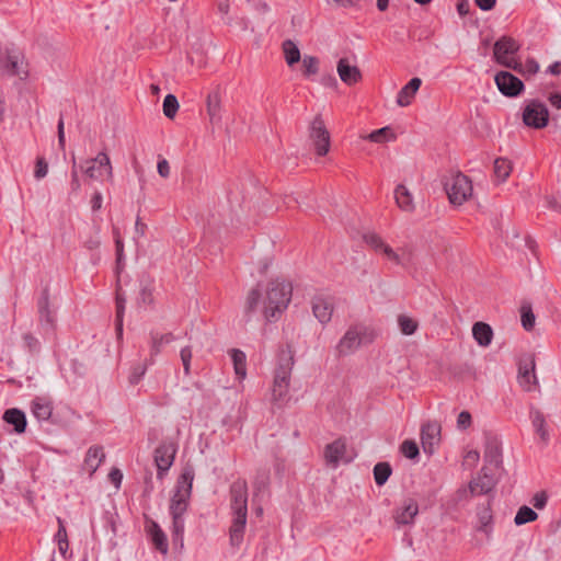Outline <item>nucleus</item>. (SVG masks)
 <instances>
[{"label":"nucleus","mask_w":561,"mask_h":561,"mask_svg":"<svg viewBox=\"0 0 561 561\" xmlns=\"http://www.w3.org/2000/svg\"><path fill=\"white\" fill-rule=\"evenodd\" d=\"M293 294L291 284L285 279H272L252 288L245 298L244 312L250 316L261 311L266 321H273L287 309Z\"/></svg>","instance_id":"nucleus-1"},{"label":"nucleus","mask_w":561,"mask_h":561,"mask_svg":"<svg viewBox=\"0 0 561 561\" xmlns=\"http://www.w3.org/2000/svg\"><path fill=\"white\" fill-rule=\"evenodd\" d=\"M230 545L238 548L243 541L248 518V485L244 480H237L230 486Z\"/></svg>","instance_id":"nucleus-2"},{"label":"nucleus","mask_w":561,"mask_h":561,"mask_svg":"<svg viewBox=\"0 0 561 561\" xmlns=\"http://www.w3.org/2000/svg\"><path fill=\"white\" fill-rule=\"evenodd\" d=\"M293 366L294 356L290 352H282L272 385V401L279 407L284 405L289 400V385Z\"/></svg>","instance_id":"nucleus-3"},{"label":"nucleus","mask_w":561,"mask_h":561,"mask_svg":"<svg viewBox=\"0 0 561 561\" xmlns=\"http://www.w3.org/2000/svg\"><path fill=\"white\" fill-rule=\"evenodd\" d=\"M376 339L375 331L365 324L350 327L336 344L339 356H347L356 352L362 345L370 344Z\"/></svg>","instance_id":"nucleus-4"},{"label":"nucleus","mask_w":561,"mask_h":561,"mask_svg":"<svg viewBox=\"0 0 561 561\" xmlns=\"http://www.w3.org/2000/svg\"><path fill=\"white\" fill-rule=\"evenodd\" d=\"M195 472L192 466H185L178 478L174 493L171 497L170 514L184 515L192 494Z\"/></svg>","instance_id":"nucleus-5"},{"label":"nucleus","mask_w":561,"mask_h":561,"mask_svg":"<svg viewBox=\"0 0 561 561\" xmlns=\"http://www.w3.org/2000/svg\"><path fill=\"white\" fill-rule=\"evenodd\" d=\"M364 240L376 253L396 265L405 266L411 262L412 251L408 247L394 250L375 232L366 233Z\"/></svg>","instance_id":"nucleus-6"},{"label":"nucleus","mask_w":561,"mask_h":561,"mask_svg":"<svg viewBox=\"0 0 561 561\" xmlns=\"http://www.w3.org/2000/svg\"><path fill=\"white\" fill-rule=\"evenodd\" d=\"M520 45L513 37L502 36L493 46L494 60L510 69H517L516 53L519 50Z\"/></svg>","instance_id":"nucleus-7"},{"label":"nucleus","mask_w":561,"mask_h":561,"mask_svg":"<svg viewBox=\"0 0 561 561\" xmlns=\"http://www.w3.org/2000/svg\"><path fill=\"white\" fill-rule=\"evenodd\" d=\"M445 190L449 202L454 205H462L473 194L471 181L462 173L453 175L446 183Z\"/></svg>","instance_id":"nucleus-8"},{"label":"nucleus","mask_w":561,"mask_h":561,"mask_svg":"<svg viewBox=\"0 0 561 561\" xmlns=\"http://www.w3.org/2000/svg\"><path fill=\"white\" fill-rule=\"evenodd\" d=\"M81 171L89 180H100L103 174L113 180V167L108 154L101 151L94 158L85 159L80 165Z\"/></svg>","instance_id":"nucleus-9"},{"label":"nucleus","mask_w":561,"mask_h":561,"mask_svg":"<svg viewBox=\"0 0 561 561\" xmlns=\"http://www.w3.org/2000/svg\"><path fill=\"white\" fill-rule=\"evenodd\" d=\"M310 139L318 156H325L330 151V134L320 115L316 116L310 125Z\"/></svg>","instance_id":"nucleus-10"},{"label":"nucleus","mask_w":561,"mask_h":561,"mask_svg":"<svg viewBox=\"0 0 561 561\" xmlns=\"http://www.w3.org/2000/svg\"><path fill=\"white\" fill-rule=\"evenodd\" d=\"M549 112L545 104L533 101L527 104L523 111V122L533 128H543L547 126Z\"/></svg>","instance_id":"nucleus-11"},{"label":"nucleus","mask_w":561,"mask_h":561,"mask_svg":"<svg viewBox=\"0 0 561 561\" xmlns=\"http://www.w3.org/2000/svg\"><path fill=\"white\" fill-rule=\"evenodd\" d=\"M536 360L534 354H526L518 362V383L525 391H531L537 385Z\"/></svg>","instance_id":"nucleus-12"},{"label":"nucleus","mask_w":561,"mask_h":561,"mask_svg":"<svg viewBox=\"0 0 561 561\" xmlns=\"http://www.w3.org/2000/svg\"><path fill=\"white\" fill-rule=\"evenodd\" d=\"M176 454V445L172 442L160 444L154 450V462L158 469V478L162 479L163 474L171 468Z\"/></svg>","instance_id":"nucleus-13"},{"label":"nucleus","mask_w":561,"mask_h":561,"mask_svg":"<svg viewBox=\"0 0 561 561\" xmlns=\"http://www.w3.org/2000/svg\"><path fill=\"white\" fill-rule=\"evenodd\" d=\"M417 514V502L413 499H405L393 510L392 518L398 527L411 526Z\"/></svg>","instance_id":"nucleus-14"},{"label":"nucleus","mask_w":561,"mask_h":561,"mask_svg":"<svg viewBox=\"0 0 561 561\" xmlns=\"http://www.w3.org/2000/svg\"><path fill=\"white\" fill-rule=\"evenodd\" d=\"M494 80L497 89L506 96H516L524 89V83L507 71H500L496 73Z\"/></svg>","instance_id":"nucleus-15"},{"label":"nucleus","mask_w":561,"mask_h":561,"mask_svg":"<svg viewBox=\"0 0 561 561\" xmlns=\"http://www.w3.org/2000/svg\"><path fill=\"white\" fill-rule=\"evenodd\" d=\"M325 462L331 468H336L341 462L351 461V457L346 456V442L343 438H339L324 448Z\"/></svg>","instance_id":"nucleus-16"},{"label":"nucleus","mask_w":561,"mask_h":561,"mask_svg":"<svg viewBox=\"0 0 561 561\" xmlns=\"http://www.w3.org/2000/svg\"><path fill=\"white\" fill-rule=\"evenodd\" d=\"M439 440L440 425L438 423L430 422L423 425L421 431V442L425 453L433 454Z\"/></svg>","instance_id":"nucleus-17"},{"label":"nucleus","mask_w":561,"mask_h":561,"mask_svg":"<svg viewBox=\"0 0 561 561\" xmlns=\"http://www.w3.org/2000/svg\"><path fill=\"white\" fill-rule=\"evenodd\" d=\"M477 525L476 530L483 533L486 538H490L493 533V513L491 503L488 502L486 504H483L477 508Z\"/></svg>","instance_id":"nucleus-18"},{"label":"nucleus","mask_w":561,"mask_h":561,"mask_svg":"<svg viewBox=\"0 0 561 561\" xmlns=\"http://www.w3.org/2000/svg\"><path fill=\"white\" fill-rule=\"evenodd\" d=\"M489 468L484 466L481 470V474L473 479L470 484L471 495L488 494L495 486V481L491 474L488 473Z\"/></svg>","instance_id":"nucleus-19"},{"label":"nucleus","mask_w":561,"mask_h":561,"mask_svg":"<svg viewBox=\"0 0 561 561\" xmlns=\"http://www.w3.org/2000/svg\"><path fill=\"white\" fill-rule=\"evenodd\" d=\"M336 71L340 79L347 85L356 84L362 79L358 67L351 65L347 58H341L339 60Z\"/></svg>","instance_id":"nucleus-20"},{"label":"nucleus","mask_w":561,"mask_h":561,"mask_svg":"<svg viewBox=\"0 0 561 561\" xmlns=\"http://www.w3.org/2000/svg\"><path fill=\"white\" fill-rule=\"evenodd\" d=\"M104 459L105 453L103 448L100 446H92L85 454L82 463V470L91 477L98 470Z\"/></svg>","instance_id":"nucleus-21"},{"label":"nucleus","mask_w":561,"mask_h":561,"mask_svg":"<svg viewBox=\"0 0 561 561\" xmlns=\"http://www.w3.org/2000/svg\"><path fill=\"white\" fill-rule=\"evenodd\" d=\"M312 311L321 323H328L332 318L333 304L328 297L317 296L312 301Z\"/></svg>","instance_id":"nucleus-22"},{"label":"nucleus","mask_w":561,"mask_h":561,"mask_svg":"<svg viewBox=\"0 0 561 561\" xmlns=\"http://www.w3.org/2000/svg\"><path fill=\"white\" fill-rule=\"evenodd\" d=\"M146 529L156 549L159 550L162 554H167L169 545L167 536L160 526L156 522L149 520L146 525Z\"/></svg>","instance_id":"nucleus-23"},{"label":"nucleus","mask_w":561,"mask_h":561,"mask_svg":"<svg viewBox=\"0 0 561 561\" xmlns=\"http://www.w3.org/2000/svg\"><path fill=\"white\" fill-rule=\"evenodd\" d=\"M31 411L39 422L48 421L53 414V401L45 397H36L31 403Z\"/></svg>","instance_id":"nucleus-24"},{"label":"nucleus","mask_w":561,"mask_h":561,"mask_svg":"<svg viewBox=\"0 0 561 561\" xmlns=\"http://www.w3.org/2000/svg\"><path fill=\"white\" fill-rule=\"evenodd\" d=\"M422 84V80L420 78H412L399 92L397 95V104L401 107L408 106L412 103L416 92L419 91Z\"/></svg>","instance_id":"nucleus-25"},{"label":"nucleus","mask_w":561,"mask_h":561,"mask_svg":"<svg viewBox=\"0 0 561 561\" xmlns=\"http://www.w3.org/2000/svg\"><path fill=\"white\" fill-rule=\"evenodd\" d=\"M394 199L398 207L405 213H412L415 209L412 193L403 184L394 188Z\"/></svg>","instance_id":"nucleus-26"},{"label":"nucleus","mask_w":561,"mask_h":561,"mask_svg":"<svg viewBox=\"0 0 561 561\" xmlns=\"http://www.w3.org/2000/svg\"><path fill=\"white\" fill-rule=\"evenodd\" d=\"M530 421L533 424V427L535 428L536 433L539 435L540 440L543 445H547L549 442V431L546 417L542 412L539 410L533 409L530 411Z\"/></svg>","instance_id":"nucleus-27"},{"label":"nucleus","mask_w":561,"mask_h":561,"mask_svg":"<svg viewBox=\"0 0 561 561\" xmlns=\"http://www.w3.org/2000/svg\"><path fill=\"white\" fill-rule=\"evenodd\" d=\"M472 335L480 346L486 347L492 342L493 331L488 323L476 322L472 327Z\"/></svg>","instance_id":"nucleus-28"},{"label":"nucleus","mask_w":561,"mask_h":561,"mask_svg":"<svg viewBox=\"0 0 561 561\" xmlns=\"http://www.w3.org/2000/svg\"><path fill=\"white\" fill-rule=\"evenodd\" d=\"M3 420L13 425L18 434L24 433L26 428V417L23 411L12 408L4 412Z\"/></svg>","instance_id":"nucleus-29"},{"label":"nucleus","mask_w":561,"mask_h":561,"mask_svg":"<svg viewBox=\"0 0 561 561\" xmlns=\"http://www.w3.org/2000/svg\"><path fill=\"white\" fill-rule=\"evenodd\" d=\"M207 114L213 125L221 122V100L218 93H211L207 96Z\"/></svg>","instance_id":"nucleus-30"},{"label":"nucleus","mask_w":561,"mask_h":561,"mask_svg":"<svg viewBox=\"0 0 561 561\" xmlns=\"http://www.w3.org/2000/svg\"><path fill=\"white\" fill-rule=\"evenodd\" d=\"M5 71L11 76H26L24 59L19 55H9L4 64Z\"/></svg>","instance_id":"nucleus-31"},{"label":"nucleus","mask_w":561,"mask_h":561,"mask_svg":"<svg viewBox=\"0 0 561 561\" xmlns=\"http://www.w3.org/2000/svg\"><path fill=\"white\" fill-rule=\"evenodd\" d=\"M39 321L44 325L54 327L55 316L50 309L48 295L45 294L38 301Z\"/></svg>","instance_id":"nucleus-32"},{"label":"nucleus","mask_w":561,"mask_h":561,"mask_svg":"<svg viewBox=\"0 0 561 561\" xmlns=\"http://www.w3.org/2000/svg\"><path fill=\"white\" fill-rule=\"evenodd\" d=\"M282 49H283L285 61L289 67H293L295 64H297L300 60V58H301L300 50H299L298 46L293 41H290V39L284 41L282 44Z\"/></svg>","instance_id":"nucleus-33"},{"label":"nucleus","mask_w":561,"mask_h":561,"mask_svg":"<svg viewBox=\"0 0 561 561\" xmlns=\"http://www.w3.org/2000/svg\"><path fill=\"white\" fill-rule=\"evenodd\" d=\"M150 336H151V345H150L151 357L158 355L164 345L170 344L174 340V336L171 333L160 334V333L152 332Z\"/></svg>","instance_id":"nucleus-34"},{"label":"nucleus","mask_w":561,"mask_h":561,"mask_svg":"<svg viewBox=\"0 0 561 561\" xmlns=\"http://www.w3.org/2000/svg\"><path fill=\"white\" fill-rule=\"evenodd\" d=\"M231 358L234 367V373L239 379H244L247 376V357L240 350H231Z\"/></svg>","instance_id":"nucleus-35"},{"label":"nucleus","mask_w":561,"mask_h":561,"mask_svg":"<svg viewBox=\"0 0 561 561\" xmlns=\"http://www.w3.org/2000/svg\"><path fill=\"white\" fill-rule=\"evenodd\" d=\"M364 139H367L371 142L383 144L391 141L396 138L390 127H382L377 130L371 131L370 134L363 136Z\"/></svg>","instance_id":"nucleus-36"},{"label":"nucleus","mask_w":561,"mask_h":561,"mask_svg":"<svg viewBox=\"0 0 561 561\" xmlns=\"http://www.w3.org/2000/svg\"><path fill=\"white\" fill-rule=\"evenodd\" d=\"M537 518L538 514L531 507L523 505L518 508L514 517V524L516 526H522L527 523L535 522Z\"/></svg>","instance_id":"nucleus-37"},{"label":"nucleus","mask_w":561,"mask_h":561,"mask_svg":"<svg viewBox=\"0 0 561 561\" xmlns=\"http://www.w3.org/2000/svg\"><path fill=\"white\" fill-rule=\"evenodd\" d=\"M512 172V163L510 160L504 158H497L494 161V174L496 179L504 182Z\"/></svg>","instance_id":"nucleus-38"},{"label":"nucleus","mask_w":561,"mask_h":561,"mask_svg":"<svg viewBox=\"0 0 561 561\" xmlns=\"http://www.w3.org/2000/svg\"><path fill=\"white\" fill-rule=\"evenodd\" d=\"M484 459L486 467L500 468L502 465V453L497 445L489 446L485 450Z\"/></svg>","instance_id":"nucleus-39"},{"label":"nucleus","mask_w":561,"mask_h":561,"mask_svg":"<svg viewBox=\"0 0 561 561\" xmlns=\"http://www.w3.org/2000/svg\"><path fill=\"white\" fill-rule=\"evenodd\" d=\"M392 469L388 462H378L374 467V478L377 485H383L389 479Z\"/></svg>","instance_id":"nucleus-40"},{"label":"nucleus","mask_w":561,"mask_h":561,"mask_svg":"<svg viewBox=\"0 0 561 561\" xmlns=\"http://www.w3.org/2000/svg\"><path fill=\"white\" fill-rule=\"evenodd\" d=\"M398 324H399L400 331L404 335L414 334L419 328L417 321L407 314H400L398 317Z\"/></svg>","instance_id":"nucleus-41"},{"label":"nucleus","mask_w":561,"mask_h":561,"mask_svg":"<svg viewBox=\"0 0 561 561\" xmlns=\"http://www.w3.org/2000/svg\"><path fill=\"white\" fill-rule=\"evenodd\" d=\"M522 325L526 331H531L536 323V317L529 304H524L520 307Z\"/></svg>","instance_id":"nucleus-42"},{"label":"nucleus","mask_w":561,"mask_h":561,"mask_svg":"<svg viewBox=\"0 0 561 561\" xmlns=\"http://www.w3.org/2000/svg\"><path fill=\"white\" fill-rule=\"evenodd\" d=\"M517 66L518 68L514 70L523 76H534L540 69L539 64L534 58H527L524 64L517 59Z\"/></svg>","instance_id":"nucleus-43"},{"label":"nucleus","mask_w":561,"mask_h":561,"mask_svg":"<svg viewBox=\"0 0 561 561\" xmlns=\"http://www.w3.org/2000/svg\"><path fill=\"white\" fill-rule=\"evenodd\" d=\"M304 76L309 78L319 71V59L314 56L306 55L302 58Z\"/></svg>","instance_id":"nucleus-44"},{"label":"nucleus","mask_w":561,"mask_h":561,"mask_svg":"<svg viewBox=\"0 0 561 561\" xmlns=\"http://www.w3.org/2000/svg\"><path fill=\"white\" fill-rule=\"evenodd\" d=\"M179 110V102L175 95L168 94L163 100V114L168 118H174Z\"/></svg>","instance_id":"nucleus-45"},{"label":"nucleus","mask_w":561,"mask_h":561,"mask_svg":"<svg viewBox=\"0 0 561 561\" xmlns=\"http://www.w3.org/2000/svg\"><path fill=\"white\" fill-rule=\"evenodd\" d=\"M23 347L31 354L39 352L41 342L32 333H25L22 336Z\"/></svg>","instance_id":"nucleus-46"},{"label":"nucleus","mask_w":561,"mask_h":561,"mask_svg":"<svg viewBox=\"0 0 561 561\" xmlns=\"http://www.w3.org/2000/svg\"><path fill=\"white\" fill-rule=\"evenodd\" d=\"M400 450L409 459H414L419 456V447L414 440H404L400 446Z\"/></svg>","instance_id":"nucleus-47"},{"label":"nucleus","mask_w":561,"mask_h":561,"mask_svg":"<svg viewBox=\"0 0 561 561\" xmlns=\"http://www.w3.org/2000/svg\"><path fill=\"white\" fill-rule=\"evenodd\" d=\"M530 503L536 510H543L548 503V494L546 491H539L535 493L530 500Z\"/></svg>","instance_id":"nucleus-48"},{"label":"nucleus","mask_w":561,"mask_h":561,"mask_svg":"<svg viewBox=\"0 0 561 561\" xmlns=\"http://www.w3.org/2000/svg\"><path fill=\"white\" fill-rule=\"evenodd\" d=\"M83 244H84V248L88 249L89 251H94V250L99 249L101 245L100 229L96 228L94 233L84 240Z\"/></svg>","instance_id":"nucleus-49"},{"label":"nucleus","mask_w":561,"mask_h":561,"mask_svg":"<svg viewBox=\"0 0 561 561\" xmlns=\"http://www.w3.org/2000/svg\"><path fill=\"white\" fill-rule=\"evenodd\" d=\"M47 172L48 163L46 162V160L44 158H37L34 176L37 180H41L47 175Z\"/></svg>","instance_id":"nucleus-50"},{"label":"nucleus","mask_w":561,"mask_h":561,"mask_svg":"<svg viewBox=\"0 0 561 561\" xmlns=\"http://www.w3.org/2000/svg\"><path fill=\"white\" fill-rule=\"evenodd\" d=\"M181 360L183 364L184 373L187 375L190 373L191 359H192V350L190 346L183 347L181 350Z\"/></svg>","instance_id":"nucleus-51"},{"label":"nucleus","mask_w":561,"mask_h":561,"mask_svg":"<svg viewBox=\"0 0 561 561\" xmlns=\"http://www.w3.org/2000/svg\"><path fill=\"white\" fill-rule=\"evenodd\" d=\"M471 423V414L468 411H462L459 413L457 419V427L459 430H467L468 427H470Z\"/></svg>","instance_id":"nucleus-52"},{"label":"nucleus","mask_w":561,"mask_h":561,"mask_svg":"<svg viewBox=\"0 0 561 561\" xmlns=\"http://www.w3.org/2000/svg\"><path fill=\"white\" fill-rule=\"evenodd\" d=\"M173 524H172V530L174 536L182 537L184 531V520L183 515H172Z\"/></svg>","instance_id":"nucleus-53"},{"label":"nucleus","mask_w":561,"mask_h":561,"mask_svg":"<svg viewBox=\"0 0 561 561\" xmlns=\"http://www.w3.org/2000/svg\"><path fill=\"white\" fill-rule=\"evenodd\" d=\"M116 316H117V331L121 334L122 333V317L125 308V299L121 297V295H117L116 298Z\"/></svg>","instance_id":"nucleus-54"},{"label":"nucleus","mask_w":561,"mask_h":561,"mask_svg":"<svg viewBox=\"0 0 561 561\" xmlns=\"http://www.w3.org/2000/svg\"><path fill=\"white\" fill-rule=\"evenodd\" d=\"M113 233L115 238L117 262L119 263L124 255V243L117 228H114Z\"/></svg>","instance_id":"nucleus-55"},{"label":"nucleus","mask_w":561,"mask_h":561,"mask_svg":"<svg viewBox=\"0 0 561 561\" xmlns=\"http://www.w3.org/2000/svg\"><path fill=\"white\" fill-rule=\"evenodd\" d=\"M146 369H147L146 365H138L137 367H135L129 377L130 382L137 383L140 380V378L145 375Z\"/></svg>","instance_id":"nucleus-56"},{"label":"nucleus","mask_w":561,"mask_h":561,"mask_svg":"<svg viewBox=\"0 0 561 561\" xmlns=\"http://www.w3.org/2000/svg\"><path fill=\"white\" fill-rule=\"evenodd\" d=\"M157 170L160 176L167 179L170 175V165L165 159H161L158 161Z\"/></svg>","instance_id":"nucleus-57"},{"label":"nucleus","mask_w":561,"mask_h":561,"mask_svg":"<svg viewBox=\"0 0 561 561\" xmlns=\"http://www.w3.org/2000/svg\"><path fill=\"white\" fill-rule=\"evenodd\" d=\"M108 478H110L111 482L116 486V489H118L121 486L123 474L119 469H117V468L112 469L108 474Z\"/></svg>","instance_id":"nucleus-58"},{"label":"nucleus","mask_w":561,"mask_h":561,"mask_svg":"<svg viewBox=\"0 0 561 561\" xmlns=\"http://www.w3.org/2000/svg\"><path fill=\"white\" fill-rule=\"evenodd\" d=\"M71 187L76 192L79 191L81 187L75 159H73V164H72V169H71Z\"/></svg>","instance_id":"nucleus-59"},{"label":"nucleus","mask_w":561,"mask_h":561,"mask_svg":"<svg viewBox=\"0 0 561 561\" xmlns=\"http://www.w3.org/2000/svg\"><path fill=\"white\" fill-rule=\"evenodd\" d=\"M103 197L100 192H95L91 198V207L93 211L100 210L102 208Z\"/></svg>","instance_id":"nucleus-60"},{"label":"nucleus","mask_w":561,"mask_h":561,"mask_svg":"<svg viewBox=\"0 0 561 561\" xmlns=\"http://www.w3.org/2000/svg\"><path fill=\"white\" fill-rule=\"evenodd\" d=\"M64 127H65L64 117L60 116V118L58 121L57 129H58V144H59L61 149L65 148V131H64Z\"/></svg>","instance_id":"nucleus-61"},{"label":"nucleus","mask_w":561,"mask_h":561,"mask_svg":"<svg viewBox=\"0 0 561 561\" xmlns=\"http://www.w3.org/2000/svg\"><path fill=\"white\" fill-rule=\"evenodd\" d=\"M476 4L483 11H489L494 8L496 0H474Z\"/></svg>","instance_id":"nucleus-62"},{"label":"nucleus","mask_w":561,"mask_h":561,"mask_svg":"<svg viewBox=\"0 0 561 561\" xmlns=\"http://www.w3.org/2000/svg\"><path fill=\"white\" fill-rule=\"evenodd\" d=\"M549 102H550V104H551L553 107H556V108L560 110V108H561V94H559V93H553V94H551V95L549 96Z\"/></svg>","instance_id":"nucleus-63"},{"label":"nucleus","mask_w":561,"mask_h":561,"mask_svg":"<svg viewBox=\"0 0 561 561\" xmlns=\"http://www.w3.org/2000/svg\"><path fill=\"white\" fill-rule=\"evenodd\" d=\"M549 73L551 75H554V76H558L561 73V62L560 61H556L553 62L552 65H550L548 67V70H547Z\"/></svg>","instance_id":"nucleus-64"}]
</instances>
